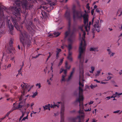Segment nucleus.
Instances as JSON below:
<instances>
[{"label":"nucleus","instance_id":"obj_38","mask_svg":"<svg viewBox=\"0 0 122 122\" xmlns=\"http://www.w3.org/2000/svg\"><path fill=\"white\" fill-rule=\"evenodd\" d=\"M120 110H118L116 111H114L113 113H118L120 112Z\"/></svg>","mask_w":122,"mask_h":122},{"label":"nucleus","instance_id":"obj_34","mask_svg":"<svg viewBox=\"0 0 122 122\" xmlns=\"http://www.w3.org/2000/svg\"><path fill=\"white\" fill-rule=\"evenodd\" d=\"M15 57H13L11 58L10 60L12 61H13L14 63H15V61L14 60Z\"/></svg>","mask_w":122,"mask_h":122},{"label":"nucleus","instance_id":"obj_13","mask_svg":"<svg viewBox=\"0 0 122 122\" xmlns=\"http://www.w3.org/2000/svg\"><path fill=\"white\" fill-rule=\"evenodd\" d=\"M75 70V68H73V69L72 71L71 72V74H70V76L69 77H68V80H70L71 78L72 74L74 72Z\"/></svg>","mask_w":122,"mask_h":122},{"label":"nucleus","instance_id":"obj_17","mask_svg":"<svg viewBox=\"0 0 122 122\" xmlns=\"http://www.w3.org/2000/svg\"><path fill=\"white\" fill-rule=\"evenodd\" d=\"M60 34V33L59 32H55L54 33V34L55 36L57 37L59 36Z\"/></svg>","mask_w":122,"mask_h":122},{"label":"nucleus","instance_id":"obj_9","mask_svg":"<svg viewBox=\"0 0 122 122\" xmlns=\"http://www.w3.org/2000/svg\"><path fill=\"white\" fill-rule=\"evenodd\" d=\"M61 50L60 48H57L56 50V59H57L59 57V54L60 52L61 51Z\"/></svg>","mask_w":122,"mask_h":122},{"label":"nucleus","instance_id":"obj_60","mask_svg":"<svg viewBox=\"0 0 122 122\" xmlns=\"http://www.w3.org/2000/svg\"><path fill=\"white\" fill-rule=\"evenodd\" d=\"M86 75H87L88 76H90V75L89 74V73H86Z\"/></svg>","mask_w":122,"mask_h":122},{"label":"nucleus","instance_id":"obj_36","mask_svg":"<svg viewBox=\"0 0 122 122\" xmlns=\"http://www.w3.org/2000/svg\"><path fill=\"white\" fill-rule=\"evenodd\" d=\"M115 54V53L112 52L109 55L111 57L113 56Z\"/></svg>","mask_w":122,"mask_h":122},{"label":"nucleus","instance_id":"obj_54","mask_svg":"<svg viewBox=\"0 0 122 122\" xmlns=\"http://www.w3.org/2000/svg\"><path fill=\"white\" fill-rule=\"evenodd\" d=\"M34 104L33 102L31 103V107H32V106H33L34 105Z\"/></svg>","mask_w":122,"mask_h":122},{"label":"nucleus","instance_id":"obj_47","mask_svg":"<svg viewBox=\"0 0 122 122\" xmlns=\"http://www.w3.org/2000/svg\"><path fill=\"white\" fill-rule=\"evenodd\" d=\"M110 97V98H114L115 97H116V96H113H113H111V97Z\"/></svg>","mask_w":122,"mask_h":122},{"label":"nucleus","instance_id":"obj_64","mask_svg":"<svg viewBox=\"0 0 122 122\" xmlns=\"http://www.w3.org/2000/svg\"><path fill=\"white\" fill-rule=\"evenodd\" d=\"M0 119H1L2 120H2H3L4 119H5V117H2V118H0Z\"/></svg>","mask_w":122,"mask_h":122},{"label":"nucleus","instance_id":"obj_57","mask_svg":"<svg viewBox=\"0 0 122 122\" xmlns=\"http://www.w3.org/2000/svg\"><path fill=\"white\" fill-rule=\"evenodd\" d=\"M88 61V59H86L85 61V63H86L87 62V61Z\"/></svg>","mask_w":122,"mask_h":122},{"label":"nucleus","instance_id":"obj_49","mask_svg":"<svg viewBox=\"0 0 122 122\" xmlns=\"http://www.w3.org/2000/svg\"><path fill=\"white\" fill-rule=\"evenodd\" d=\"M9 100H11V101H12L13 100H12V99H11V98H9V99H7V101H8Z\"/></svg>","mask_w":122,"mask_h":122},{"label":"nucleus","instance_id":"obj_44","mask_svg":"<svg viewBox=\"0 0 122 122\" xmlns=\"http://www.w3.org/2000/svg\"><path fill=\"white\" fill-rule=\"evenodd\" d=\"M93 102H94L93 101H91L89 103V105H90L91 104H92L93 103Z\"/></svg>","mask_w":122,"mask_h":122},{"label":"nucleus","instance_id":"obj_19","mask_svg":"<svg viewBox=\"0 0 122 122\" xmlns=\"http://www.w3.org/2000/svg\"><path fill=\"white\" fill-rule=\"evenodd\" d=\"M97 86V84H95L94 85H93L92 84L90 86V87L91 89H93L96 87Z\"/></svg>","mask_w":122,"mask_h":122},{"label":"nucleus","instance_id":"obj_14","mask_svg":"<svg viewBox=\"0 0 122 122\" xmlns=\"http://www.w3.org/2000/svg\"><path fill=\"white\" fill-rule=\"evenodd\" d=\"M117 13L118 14H119V16H120L122 15V9L121 8H119L118 10Z\"/></svg>","mask_w":122,"mask_h":122},{"label":"nucleus","instance_id":"obj_58","mask_svg":"<svg viewBox=\"0 0 122 122\" xmlns=\"http://www.w3.org/2000/svg\"><path fill=\"white\" fill-rule=\"evenodd\" d=\"M106 98H108V100H109L110 98V97H106Z\"/></svg>","mask_w":122,"mask_h":122},{"label":"nucleus","instance_id":"obj_43","mask_svg":"<svg viewBox=\"0 0 122 122\" xmlns=\"http://www.w3.org/2000/svg\"><path fill=\"white\" fill-rule=\"evenodd\" d=\"M96 11L97 12L99 13L100 12V10L99 9L97 8L96 9Z\"/></svg>","mask_w":122,"mask_h":122},{"label":"nucleus","instance_id":"obj_23","mask_svg":"<svg viewBox=\"0 0 122 122\" xmlns=\"http://www.w3.org/2000/svg\"><path fill=\"white\" fill-rule=\"evenodd\" d=\"M65 67L67 69H69L70 68V66L68 67V62L67 61H66L65 63Z\"/></svg>","mask_w":122,"mask_h":122},{"label":"nucleus","instance_id":"obj_37","mask_svg":"<svg viewBox=\"0 0 122 122\" xmlns=\"http://www.w3.org/2000/svg\"><path fill=\"white\" fill-rule=\"evenodd\" d=\"M91 108H90L87 109H85L84 110L86 112L90 111L91 110Z\"/></svg>","mask_w":122,"mask_h":122},{"label":"nucleus","instance_id":"obj_59","mask_svg":"<svg viewBox=\"0 0 122 122\" xmlns=\"http://www.w3.org/2000/svg\"><path fill=\"white\" fill-rule=\"evenodd\" d=\"M53 68H52V66H51V70L52 71V72H53Z\"/></svg>","mask_w":122,"mask_h":122},{"label":"nucleus","instance_id":"obj_35","mask_svg":"<svg viewBox=\"0 0 122 122\" xmlns=\"http://www.w3.org/2000/svg\"><path fill=\"white\" fill-rule=\"evenodd\" d=\"M112 78V77L111 76H108L107 77V80H106V81H108L110 79H111Z\"/></svg>","mask_w":122,"mask_h":122},{"label":"nucleus","instance_id":"obj_28","mask_svg":"<svg viewBox=\"0 0 122 122\" xmlns=\"http://www.w3.org/2000/svg\"><path fill=\"white\" fill-rule=\"evenodd\" d=\"M36 86H38V88H40L41 87V84L40 83H37L36 84Z\"/></svg>","mask_w":122,"mask_h":122},{"label":"nucleus","instance_id":"obj_10","mask_svg":"<svg viewBox=\"0 0 122 122\" xmlns=\"http://www.w3.org/2000/svg\"><path fill=\"white\" fill-rule=\"evenodd\" d=\"M24 106H23V102H20L19 103L18 107H17V109L19 108L20 110H21V108H24L25 110L26 109L25 108H24Z\"/></svg>","mask_w":122,"mask_h":122},{"label":"nucleus","instance_id":"obj_27","mask_svg":"<svg viewBox=\"0 0 122 122\" xmlns=\"http://www.w3.org/2000/svg\"><path fill=\"white\" fill-rule=\"evenodd\" d=\"M63 59H61L60 62L59 63V64H58L59 66L61 65L62 64V62H63Z\"/></svg>","mask_w":122,"mask_h":122},{"label":"nucleus","instance_id":"obj_61","mask_svg":"<svg viewBox=\"0 0 122 122\" xmlns=\"http://www.w3.org/2000/svg\"><path fill=\"white\" fill-rule=\"evenodd\" d=\"M92 122H96V121L94 119H93Z\"/></svg>","mask_w":122,"mask_h":122},{"label":"nucleus","instance_id":"obj_51","mask_svg":"<svg viewBox=\"0 0 122 122\" xmlns=\"http://www.w3.org/2000/svg\"><path fill=\"white\" fill-rule=\"evenodd\" d=\"M91 13L92 14V15H93V13H94V10L93 9L91 11Z\"/></svg>","mask_w":122,"mask_h":122},{"label":"nucleus","instance_id":"obj_20","mask_svg":"<svg viewBox=\"0 0 122 122\" xmlns=\"http://www.w3.org/2000/svg\"><path fill=\"white\" fill-rule=\"evenodd\" d=\"M91 71H89V72L92 73H93V71L95 70V67L93 66H92L91 67Z\"/></svg>","mask_w":122,"mask_h":122},{"label":"nucleus","instance_id":"obj_5","mask_svg":"<svg viewBox=\"0 0 122 122\" xmlns=\"http://www.w3.org/2000/svg\"><path fill=\"white\" fill-rule=\"evenodd\" d=\"M53 105H52L51 106V108L57 106L58 107L60 106L59 104L61 105V122H64V107L63 104L61 102H57L56 104H55L54 102Z\"/></svg>","mask_w":122,"mask_h":122},{"label":"nucleus","instance_id":"obj_12","mask_svg":"<svg viewBox=\"0 0 122 122\" xmlns=\"http://www.w3.org/2000/svg\"><path fill=\"white\" fill-rule=\"evenodd\" d=\"M90 51H98L97 47H91L90 48Z\"/></svg>","mask_w":122,"mask_h":122},{"label":"nucleus","instance_id":"obj_50","mask_svg":"<svg viewBox=\"0 0 122 122\" xmlns=\"http://www.w3.org/2000/svg\"><path fill=\"white\" fill-rule=\"evenodd\" d=\"M119 74L120 75H121L122 74V71L121 70L119 72Z\"/></svg>","mask_w":122,"mask_h":122},{"label":"nucleus","instance_id":"obj_16","mask_svg":"<svg viewBox=\"0 0 122 122\" xmlns=\"http://www.w3.org/2000/svg\"><path fill=\"white\" fill-rule=\"evenodd\" d=\"M50 106V104H48V105H45V106H43V107L44 110H46L49 108V107Z\"/></svg>","mask_w":122,"mask_h":122},{"label":"nucleus","instance_id":"obj_22","mask_svg":"<svg viewBox=\"0 0 122 122\" xmlns=\"http://www.w3.org/2000/svg\"><path fill=\"white\" fill-rule=\"evenodd\" d=\"M32 24V23L30 21V23L28 24V26L26 25V27L27 29H29V28H30V27H31V25Z\"/></svg>","mask_w":122,"mask_h":122},{"label":"nucleus","instance_id":"obj_25","mask_svg":"<svg viewBox=\"0 0 122 122\" xmlns=\"http://www.w3.org/2000/svg\"><path fill=\"white\" fill-rule=\"evenodd\" d=\"M37 94V92L34 93L33 95L32 96V97L33 98H34L36 96Z\"/></svg>","mask_w":122,"mask_h":122},{"label":"nucleus","instance_id":"obj_15","mask_svg":"<svg viewBox=\"0 0 122 122\" xmlns=\"http://www.w3.org/2000/svg\"><path fill=\"white\" fill-rule=\"evenodd\" d=\"M41 13L43 17L44 18L46 17V15L45 12L44 11H42Z\"/></svg>","mask_w":122,"mask_h":122},{"label":"nucleus","instance_id":"obj_24","mask_svg":"<svg viewBox=\"0 0 122 122\" xmlns=\"http://www.w3.org/2000/svg\"><path fill=\"white\" fill-rule=\"evenodd\" d=\"M21 112H22V115L21 116H20V117L19 119V121H20L21 119L24 116V112H23L22 111H21Z\"/></svg>","mask_w":122,"mask_h":122},{"label":"nucleus","instance_id":"obj_7","mask_svg":"<svg viewBox=\"0 0 122 122\" xmlns=\"http://www.w3.org/2000/svg\"><path fill=\"white\" fill-rule=\"evenodd\" d=\"M55 5V4L54 3H48L42 7L44 10H47V11L49 12L53 8V6L54 5Z\"/></svg>","mask_w":122,"mask_h":122},{"label":"nucleus","instance_id":"obj_48","mask_svg":"<svg viewBox=\"0 0 122 122\" xmlns=\"http://www.w3.org/2000/svg\"><path fill=\"white\" fill-rule=\"evenodd\" d=\"M94 81H96L97 82V83H100V81H98L97 80H94Z\"/></svg>","mask_w":122,"mask_h":122},{"label":"nucleus","instance_id":"obj_1","mask_svg":"<svg viewBox=\"0 0 122 122\" xmlns=\"http://www.w3.org/2000/svg\"><path fill=\"white\" fill-rule=\"evenodd\" d=\"M80 81L79 83V84L80 86L79 87V98H77L76 100V102H78L79 103V106L80 109L79 111L78 112L80 114V115L77 116L76 118H73L72 120L73 122H75V120L77 119H78L79 121L78 122H81V121L83 122L85 114L84 112V106L82 103H81V101H82L83 99L82 92L83 90L80 86L83 87L84 85L83 83H81L80 80H82L84 81V80L83 79V76H80Z\"/></svg>","mask_w":122,"mask_h":122},{"label":"nucleus","instance_id":"obj_31","mask_svg":"<svg viewBox=\"0 0 122 122\" xmlns=\"http://www.w3.org/2000/svg\"><path fill=\"white\" fill-rule=\"evenodd\" d=\"M22 65H21L20 66H21L20 68V69H22V68L23 66L24 65V61H23L22 62Z\"/></svg>","mask_w":122,"mask_h":122},{"label":"nucleus","instance_id":"obj_18","mask_svg":"<svg viewBox=\"0 0 122 122\" xmlns=\"http://www.w3.org/2000/svg\"><path fill=\"white\" fill-rule=\"evenodd\" d=\"M66 76V75H62V78L61 80V82L62 81H65V77Z\"/></svg>","mask_w":122,"mask_h":122},{"label":"nucleus","instance_id":"obj_42","mask_svg":"<svg viewBox=\"0 0 122 122\" xmlns=\"http://www.w3.org/2000/svg\"><path fill=\"white\" fill-rule=\"evenodd\" d=\"M11 64H9L8 65V66L7 67V68H9L10 67H11Z\"/></svg>","mask_w":122,"mask_h":122},{"label":"nucleus","instance_id":"obj_33","mask_svg":"<svg viewBox=\"0 0 122 122\" xmlns=\"http://www.w3.org/2000/svg\"><path fill=\"white\" fill-rule=\"evenodd\" d=\"M107 50L108 52V54L109 55H110L112 53L110 50V49H107Z\"/></svg>","mask_w":122,"mask_h":122},{"label":"nucleus","instance_id":"obj_52","mask_svg":"<svg viewBox=\"0 0 122 122\" xmlns=\"http://www.w3.org/2000/svg\"><path fill=\"white\" fill-rule=\"evenodd\" d=\"M3 86L5 88V89L7 88V86L6 85H4Z\"/></svg>","mask_w":122,"mask_h":122},{"label":"nucleus","instance_id":"obj_30","mask_svg":"<svg viewBox=\"0 0 122 122\" xmlns=\"http://www.w3.org/2000/svg\"><path fill=\"white\" fill-rule=\"evenodd\" d=\"M17 109V108L14 107V108H13L12 109H11V110L10 111H9V112H10L11 113V112H12L14 110L16 109Z\"/></svg>","mask_w":122,"mask_h":122},{"label":"nucleus","instance_id":"obj_62","mask_svg":"<svg viewBox=\"0 0 122 122\" xmlns=\"http://www.w3.org/2000/svg\"><path fill=\"white\" fill-rule=\"evenodd\" d=\"M0 119H1L2 120H2H3L4 119H5V117H2V118H0Z\"/></svg>","mask_w":122,"mask_h":122},{"label":"nucleus","instance_id":"obj_26","mask_svg":"<svg viewBox=\"0 0 122 122\" xmlns=\"http://www.w3.org/2000/svg\"><path fill=\"white\" fill-rule=\"evenodd\" d=\"M101 71V70L98 71H97V73L95 75L96 76H99V74L100 73V71Z\"/></svg>","mask_w":122,"mask_h":122},{"label":"nucleus","instance_id":"obj_8","mask_svg":"<svg viewBox=\"0 0 122 122\" xmlns=\"http://www.w3.org/2000/svg\"><path fill=\"white\" fill-rule=\"evenodd\" d=\"M99 22L98 20H97L95 23L94 25V27L96 29V30L98 32H99L100 30V26L98 25Z\"/></svg>","mask_w":122,"mask_h":122},{"label":"nucleus","instance_id":"obj_63","mask_svg":"<svg viewBox=\"0 0 122 122\" xmlns=\"http://www.w3.org/2000/svg\"><path fill=\"white\" fill-rule=\"evenodd\" d=\"M0 119H1L2 120H2H3L4 119H5V117H2V118H0Z\"/></svg>","mask_w":122,"mask_h":122},{"label":"nucleus","instance_id":"obj_11","mask_svg":"<svg viewBox=\"0 0 122 122\" xmlns=\"http://www.w3.org/2000/svg\"><path fill=\"white\" fill-rule=\"evenodd\" d=\"M65 16L67 19H70V13L69 11H67L65 14Z\"/></svg>","mask_w":122,"mask_h":122},{"label":"nucleus","instance_id":"obj_29","mask_svg":"<svg viewBox=\"0 0 122 122\" xmlns=\"http://www.w3.org/2000/svg\"><path fill=\"white\" fill-rule=\"evenodd\" d=\"M86 8L88 9V10H89L90 9V7L89 6V4L87 3L86 5Z\"/></svg>","mask_w":122,"mask_h":122},{"label":"nucleus","instance_id":"obj_45","mask_svg":"<svg viewBox=\"0 0 122 122\" xmlns=\"http://www.w3.org/2000/svg\"><path fill=\"white\" fill-rule=\"evenodd\" d=\"M47 82L48 83V84H49V85L51 84L50 82V81H49V80H47Z\"/></svg>","mask_w":122,"mask_h":122},{"label":"nucleus","instance_id":"obj_55","mask_svg":"<svg viewBox=\"0 0 122 122\" xmlns=\"http://www.w3.org/2000/svg\"><path fill=\"white\" fill-rule=\"evenodd\" d=\"M31 112L32 113H35V114L36 113H37V112H35L33 111H32Z\"/></svg>","mask_w":122,"mask_h":122},{"label":"nucleus","instance_id":"obj_32","mask_svg":"<svg viewBox=\"0 0 122 122\" xmlns=\"http://www.w3.org/2000/svg\"><path fill=\"white\" fill-rule=\"evenodd\" d=\"M28 115H27L26 117H24L22 120V121L25 120L26 119H28Z\"/></svg>","mask_w":122,"mask_h":122},{"label":"nucleus","instance_id":"obj_56","mask_svg":"<svg viewBox=\"0 0 122 122\" xmlns=\"http://www.w3.org/2000/svg\"><path fill=\"white\" fill-rule=\"evenodd\" d=\"M47 2H51V0H46Z\"/></svg>","mask_w":122,"mask_h":122},{"label":"nucleus","instance_id":"obj_41","mask_svg":"<svg viewBox=\"0 0 122 122\" xmlns=\"http://www.w3.org/2000/svg\"><path fill=\"white\" fill-rule=\"evenodd\" d=\"M10 112L9 111V112H8L6 114V116H7V117H8L10 114Z\"/></svg>","mask_w":122,"mask_h":122},{"label":"nucleus","instance_id":"obj_21","mask_svg":"<svg viewBox=\"0 0 122 122\" xmlns=\"http://www.w3.org/2000/svg\"><path fill=\"white\" fill-rule=\"evenodd\" d=\"M122 95V93H119L116 92L115 94H113V96H120Z\"/></svg>","mask_w":122,"mask_h":122},{"label":"nucleus","instance_id":"obj_39","mask_svg":"<svg viewBox=\"0 0 122 122\" xmlns=\"http://www.w3.org/2000/svg\"><path fill=\"white\" fill-rule=\"evenodd\" d=\"M64 75H66V73H67V71L66 70H64Z\"/></svg>","mask_w":122,"mask_h":122},{"label":"nucleus","instance_id":"obj_6","mask_svg":"<svg viewBox=\"0 0 122 122\" xmlns=\"http://www.w3.org/2000/svg\"><path fill=\"white\" fill-rule=\"evenodd\" d=\"M14 40L12 38H10L9 42V46L6 52L9 54L14 52V49L12 46V44Z\"/></svg>","mask_w":122,"mask_h":122},{"label":"nucleus","instance_id":"obj_2","mask_svg":"<svg viewBox=\"0 0 122 122\" xmlns=\"http://www.w3.org/2000/svg\"><path fill=\"white\" fill-rule=\"evenodd\" d=\"M76 6L75 5H73L72 8L74 21H75L77 20L80 19L83 17L85 29L86 31L88 32L90 29V26L91 24L90 21L89 22V24L88 23L89 18L88 14L85 13L83 15L81 12L76 10Z\"/></svg>","mask_w":122,"mask_h":122},{"label":"nucleus","instance_id":"obj_46","mask_svg":"<svg viewBox=\"0 0 122 122\" xmlns=\"http://www.w3.org/2000/svg\"><path fill=\"white\" fill-rule=\"evenodd\" d=\"M64 71V70L62 69H61L60 70V73H61Z\"/></svg>","mask_w":122,"mask_h":122},{"label":"nucleus","instance_id":"obj_3","mask_svg":"<svg viewBox=\"0 0 122 122\" xmlns=\"http://www.w3.org/2000/svg\"><path fill=\"white\" fill-rule=\"evenodd\" d=\"M71 25L70 21L69 20L68 22L69 26L68 30L66 31L65 33V38H66L68 36H69L68 39V42L69 44L68 46H66L68 49V55L67 57V59L71 61H72L73 59L71 57L72 52L70 51V50L72 49L71 44L74 40L75 36V33L76 31V30L74 29L73 31H71L70 30V27Z\"/></svg>","mask_w":122,"mask_h":122},{"label":"nucleus","instance_id":"obj_4","mask_svg":"<svg viewBox=\"0 0 122 122\" xmlns=\"http://www.w3.org/2000/svg\"><path fill=\"white\" fill-rule=\"evenodd\" d=\"M33 86H30L28 85H25V86L23 84H22L20 85V88L22 89V91L21 92L22 95L20 98V100L21 101L22 99L23 96L25 95L27 92H29Z\"/></svg>","mask_w":122,"mask_h":122},{"label":"nucleus","instance_id":"obj_53","mask_svg":"<svg viewBox=\"0 0 122 122\" xmlns=\"http://www.w3.org/2000/svg\"><path fill=\"white\" fill-rule=\"evenodd\" d=\"M97 6L96 5H95L94 6V8L95 9L97 8Z\"/></svg>","mask_w":122,"mask_h":122},{"label":"nucleus","instance_id":"obj_40","mask_svg":"<svg viewBox=\"0 0 122 122\" xmlns=\"http://www.w3.org/2000/svg\"><path fill=\"white\" fill-rule=\"evenodd\" d=\"M21 70L22 69H20H20L18 71V74H20L21 75H22V74H21Z\"/></svg>","mask_w":122,"mask_h":122}]
</instances>
